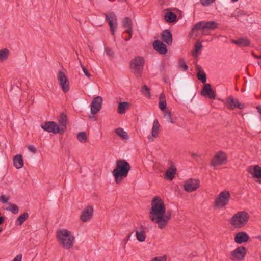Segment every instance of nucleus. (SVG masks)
Masks as SVG:
<instances>
[{
	"instance_id": "16",
	"label": "nucleus",
	"mask_w": 261,
	"mask_h": 261,
	"mask_svg": "<svg viewBox=\"0 0 261 261\" xmlns=\"http://www.w3.org/2000/svg\"><path fill=\"white\" fill-rule=\"evenodd\" d=\"M169 163L170 164V166L166 171L164 178L167 180H172L175 176L177 169L172 161H169Z\"/></svg>"
},
{
	"instance_id": "32",
	"label": "nucleus",
	"mask_w": 261,
	"mask_h": 261,
	"mask_svg": "<svg viewBox=\"0 0 261 261\" xmlns=\"http://www.w3.org/2000/svg\"><path fill=\"white\" fill-rule=\"evenodd\" d=\"M159 106L160 109L162 111H164L166 108V101L165 97V95L163 93H162L160 94L159 97Z\"/></svg>"
},
{
	"instance_id": "35",
	"label": "nucleus",
	"mask_w": 261,
	"mask_h": 261,
	"mask_svg": "<svg viewBox=\"0 0 261 261\" xmlns=\"http://www.w3.org/2000/svg\"><path fill=\"white\" fill-rule=\"evenodd\" d=\"M9 206L6 208V210L8 211H10L13 214H16L18 213L19 208L15 204L12 203H8Z\"/></svg>"
},
{
	"instance_id": "19",
	"label": "nucleus",
	"mask_w": 261,
	"mask_h": 261,
	"mask_svg": "<svg viewBox=\"0 0 261 261\" xmlns=\"http://www.w3.org/2000/svg\"><path fill=\"white\" fill-rule=\"evenodd\" d=\"M160 124L157 119L153 121V124L152 128L151 135L148 136V138L149 142H153L154 141L153 138H156L159 136V129L160 128Z\"/></svg>"
},
{
	"instance_id": "58",
	"label": "nucleus",
	"mask_w": 261,
	"mask_h": 261,
	"mask_svg": "<svg viewBox=\"0 0 261 261\" xmlns=\"http://www.w3.org/2000/svg\"><path fill=\"white\" fill-rule=\"evenodd\" d=\"M200 186V181L199 180L197 179V189Z\"/></svg>"
},
{
	"instance_id": "27",
	"label": "nucleus",
	"mask_w": 261,
	"mask_h": 261,
	"mask_svg": "<svg viewBox=\"0 0 261 261\" xmlns=\"http://www.w3.org/2000/svg\"><path fill=\"white\" fill-rule=\"evenodd\" d=\"M14 165L17 169H21L23 166V160L21 154L15 155L13 160Z\"/></svg>"
},
{
	"instance_id": "22",
	"label": "nucleus",
	"mask_w": 261,
	"mask_h": 261,
	"mask_svg": "<svg viewBox=\"0 0 261 261\" xmlns=\"http://www.w3.org/2000/svg\"><path fill=\"white\" fill-rule=\"evenodd\" d=\"M231 42L241 47H247L250 44V41L246 37H242L236 40H232Z\"/></svg>"
},
{
	"instance_id": "13",
	"label": "nucleus",
	"mask_w": 261,
	"mask_h": 261,
	"mask_svg": "<svg viewBox=\"0 0 261 261\" xmlns=\"http://www.w3.org/2000/svg\"><path fill=\"white\" fill-rule=\"evenodd\" d=\"M41 127L44 130L48 133L57 134L60 133L59 126L54 121H48L41 124Z\"/></svg>"
},
{
	"instance_id": "52",
	"label": "nucleus",
	"mask_w": 261,
	"mask_h": 261,
	"mask_svg": "<svg viewBox=\"0 0 261 261\" xmlns=\"http://www.w3.org/2000/svg\"><path fill=\"white\" fill-rule=\"evenodd\" d=\"M194 48L193 50L192 51V55L194 58H196V41L194 43Z\"/></svg>"
},
{
	"instance_id": "47",
	"label": "nucleus",
	"mask_w": 261,
	"mask_h": 261,
	"mask_svg": "<svg viewBox=\"0 0 261 261\" xmlns=\"http://www.w3.org/2000/svg\"><path fill=\"white\" fill-rule=\"evenodd\" d=\"M166 256L164 255L163 256H158L154 257L152 259L151 261H166Z\"/></svg>"
},
{
	"instance_id": "34",
	"label": "nucleus",
	"mask_w": 261,
	"mask_h": 261,
	"mask_svg": "<svg viewBox=\"0 0 261 261\" xmlns=\"http://www.w3.org/2000/svg\"><path fill=\"white\" fill-rule=\"evenodd\" d=\"M115 133L118 136L122 138L123 139H127L129 138L127 133L121 128L116 129L115 130Z\"/></svg>"
},
{
	"instance_id": "36",
	"label": "nucleus",
	"mask_w": 261,
	"mask_h": 261,
	"mask_svg": "<svg viewBox=\"0 0 261 261\" xmlns=\"http://www.w3.org/2000/svg\"><path fill=\"white\" fill-rule=\"evenodd\" d=\"M9 50L7 48L0 50V62L6 60L9 56Z\"/></svg>"
},
{
	"instance_id": "3",
	"label": "nucleus",
	"mask_w": 261,
	"mask_h": 261,
	"mask_svg": "<svg viewBox=\"0 0 261 261\" xmlns=\"http://www.w3.org/2000/svg\"><path fill=\"white\" fill-rule=\"evenodd\" d=\"M130 169L131 166L126 161L117 160L116 168L112 171L116 182L119 184L123 178L126 177Z\"/></svg>"
},
{
	"instance_id": "12",
	"label": "nucleus",
	"mask_w": 261,
	"mask_h": 261,
	"mask_svg": "<svg viewBox=\"0 0 261 261\" xmlns=\"http://www.w3.org/2000/svg\"><path fill=\"white\" fill-rule=\"evenodd\" d=\"M200 94L201 96L211 99H215L216 97V93L212 89L211 85L210 84L203 85Z\"/></svg>"
},
{
	"instance_id": "50",
	"label": "nucleus",
	"mask_w": 261,
	"mask_h": 261,
	"mask_svg": "<svg viewBox=\"0 0 261 261\" xmlns=\"http://www.w3.org/2000/svg\"><path fill=\"white\" fill-rule=\"evenodd\" d=\"M28 148L30 151L34 153H36L37 151L36 148L33 145L28 146Z\"/></svg>"
},
{
	"instance_id": "6",
	"label": "nucleus",
	"mask_w": 261,
	"mask_h": 261,
	"mask_svg": "<svg viewBox=\"0 0 261 261\" xmlns=\"http://www.w3.org/2000/svg\"><path fill=\"white\" fill-rule=\"evenodd\" d=\"M218 27V23L214 21H200L197 23L196 25L197 31L201 30L202 34L204 35H209L210 33L209 30H214Z\"/></svg>"
},
{
	"instance_id": "61",
	"label": "nucleus",
	"mask_w": 261,
	"mask_h": 261,
	"mask_svg": "<svg viewBox=\"0 0 261 261\" xmlns=\"http://www.w3.org/2000/svg\"><path fill=\"white\" fill-rule=\"evenodd\" d=\"M89 48L90 51L91 52H92V48L90 46H89Z\"/></svg>"
},
{
	"instance_id": "48",
	"label": "nucleus",
	"mask_w": 261,
	"mask_h": 261,
	"mask_svg": "<svg viewBox=\"0 0 261 261\" xmlns=\"http://www.w3.org/2000/svg\"><path fill=\"white\" fill-rule=\"evenodd\" d=\"M81 67L82 68L83 71L85 74V75L88 77H90L91 76V74L89 72L88 70L86 68V67L83 66L82 64H81Z\"/></svg>"
},
{
	"instance_id": "46",
	"label": "nucleus",
	"mask_w": 261,
	"mask_h": 261,
	"mask_svg": "<svg viewBox=\"0 0 261 261\" xmlns=\"http://www.w3.org/2000/svg\"><path fill=\"white\" fill-rule=\"evenodd\" d=\"M106 54L111 57H113L114 56V52L112 49L110 47H107L105 50Z\"/></svg>"
},
{
	"instance_id": "39",
	"label": "nucleus",
	"mask_w": 261,
	"mask_h": 261,
	"mask_svg": "<svg viewBox=\"0 0 261 261\" xmlns=\"http://www.w3.org/2000/svg\"><path fill=\"white\" fill-rule=\"evenodd\" d=\"M77 140L81 143H85L87 141V138L86 135V134L84 132H80L77 135Z\"/></svg>"
},
{
	"instance_id": "31",
	"label": "nucleus",
	"mask_w": 261,
	"mask_h": 261,
	"mask_svg": "<svg viewBox=\"0 0 261 261\" xmlns=\"http://www.w3.org/2000/svg\"><path fill=\"white\" fill-rule=\"evenodd\" d=\"M123 27L126 28L125 32H130L132 29V20L129 17H125L122 21Z\"/></svg>"
},
{
	"instance_id": "51",
	"label": "nucleus",
	"mask_w": 261,
	"mask_h": 261,
	"mask_svg": "<svg viewBox=\"0 0 261 261\" xmlns=\"http://www.w3.org/2000/svg\"><path fill=\"white\" fill-rule=\"evenodd\" d=\"M22 254H18L13 260V261H21L22 260Z\"/></svg>"
},
{
	"instance_id": "18",
	"label": "nucleus",
	"mask_w": 261,
	"mask_h": 261,
	"mask_svg": "<svg viewBox=\"0 0 261 261\" xmlns=\"http://www.w3.org/2000/svg\"><path fill=\"white\" fill-rule=\"evenodd\" d=\"M153 48L160 54L165 55L167 53L166 45L159 40H155L153 43Z\"/></svg>"
},
{
	"instance_id": "64",
	"label": "nucleus",
	"mask_w": 261,
	"mask_h": 261,
	"mask_svg": "<svg viewBox=\"0 0 261 261\" xmlns=\"http://www.w3.org/2000/svg\"><path fill=\"white\" fill-rule=\"evenodd\" d=\"M239 0H231V1L233 2H237Z\"/></svg>"
},
{
	"instance_id": "56",
	"label": "nucleus",
	"mask_w": 261,
	"mask_h": 261,
	"mask_svg": "<svg viewBox=\"0 0 261 261\" xmlns=\"http://www.w3.org/2000/svg\"><path fill=\"white\" fill-rule=\"evenodd\" d=\"M252 55L256 59H261V55L259 56L255 55L253 53H252Z\"/></svg>"
},
{
	"instance_id": "23",
	"label": "nucleus",
	"mask_w": 261,
	"mask_h": 261,
	"mask_svg": "<svg viewBox=\"0 0 261 261\" xmlns=\"http://www.w3.org/2000/svg\"><path fill=\"white\" fill-rule=\"evenodd\" d=\"M163 41L168 45H171L172 43V34L168 29L165 30L162 34Z\"/></svg>"
},
{
	"instance_id": "33",
	"label": "nucleus",
	"mask_w": 261,
	"mask_h": 261,
	"mask_svg": "<svg viewBox=\"0 0 261 261\" xmlns=\"http://www.w3.org/2000/svg\"><path fill=\"white\" fill-rule=\"evenodd\" d=\"M29 217V214L27 212L21 214L17 219L16 223L18 225H21Z\"/></svg>"
},
{
	"instance_id": "4",
	"label": "nucleus",
	"mask_w": 261,
	"mask_h": 261,
	"mask_svg": "<svg viewBox=\"0 0 261 261\" xmlns=\"http://www.w3.org/2000/svg\"><path fill=\"white\" fill-rule=\"evenodd\" d=\"M248 214L244 211H241L235 214L231 218L230 223L236 228H240L246 225L249 220Z\"/></svg>"
},
{
	"instance_id": "45",
	"label": "nucleus",
	"mask_w": 261,
	"mask_h": 261,
	"mask_svg": "<svg viewBox=\"0 0 261 261\" xmlns=\"http://www.w3.org/2000/svg\"><path fill=\"white\" fill-rule=\"evenodd\" d=\"M245 13L244 12V11L237 9L235 10L234 13V16L235 17H239L240 16L245 15Z\"/></svg>"
},
{
	"instance_id": "42",
	"label": "nucleus",
	"mask_w": 261,
	"mask_h": 261,
	"mask_svg": "<svg viewBox=\"0 0 261 261\" xmlns=\"http://www.w3.org/2000/svg\"><path fill=\"white\" fill-rule=\"evenodd\" d=\"M196 30V25H194L191 30V32L189 33L188 37L190 39H193L194 41L195 40L196 34H195V31Z\"/></svg>"
},
{
	"instance_id": "25",
	"label": "nucleus",
	"mask_w": 261,
	"mask_h": 261,
	"mask_svg": "<svg viewBox=\"0 0 261 261\" xmlns=\"http://www.w3.org/2000/svg\"><path fill=\"white\" fill-rule=\"evenodd\" d=\"M67 116L64 113H62L59 119V123L60 125V133H63L66 128Z\"/></svg>"
},
{
	"instance_id": "62",
	"label": "nucleus",
	"mask_w": 261,
	"mask_h": 261,
	"mask_svg": "<svg viewBox=\"0 0 261 261\" xmlns=\"http://www.w3.org/2000/svg\"><path fill=\"white\" fill-rule=\"evenodd\" d=\"M248 172H249L250 173L252 174V171H251V169H248Z\"/></svg>"
},
{
	"instance_id": "57",
	"label": "nucleus",
	"mask_w": 261,
	"mask_h": 261,
	"mask_svg": "<svg viewBox=\"0 0 261 261\" xmlns=\"http://www.w3.org/2000/svg\"><path fill=\"white\" fill-rule=\"evenodd\" d=\"M256 109L257 110L258 112L259 113L260 115H261V107L257 106Z\"/></svg>"
},
{
	"instance_id": "5",
	"label": "nucleus",
	"mask_w": 261,
	"mask_h": 261,
	"mask_svg": "<svg viewBox=\"0 0 261 261\" xmlns=\"http://www.w3.org/2000/svg\"><path fill=\"white\" fill-rule=\"evenodd\" d=\"M144 63L143 58L140 56L136 57L131 61L130 63V69L136 77H140L141 75Z\"/></svg>"
},
{
	"instance_id": "15",
	"label": "nucleus",
	"mask_w": 261,
	"mask_h": 261,
	"mask_svg": "<svg viewBox=\"0 0 261 261\" xmlns=\"http://www.w3.org/2000/svg\"><path fill=\"white\" fill-rule=\"evenodd\" d=\"M102 98L101 96L95 97L91 105V113L94 115L96 114L101 109L102 107Z\"/></svg>"
},
{
	"instance_id": "60",
	"label": "nucleus",
	"mask_w": 261,
	"mask_h": 261,
	"mask_svg": "<svg viewBox=\"0 0 261 261\" xmlns=\"http://www.w3.org/2000/svg\"><path fill=\"white\" fill-rule=\"evenodd\" d=\"M201 50H198V57L201 54Z\"/></svg>"
},
{
	"instance_id": "41",
	"label": "nucleus",
	"mask_w": 261,
	"mask_h": 261,
	"mask_svg": "<svg viewBox=\"0 0 261 261\" xmlns=\"http://www.w3.org/2000/svg\"><path fill=\"white\" fill-rule=\"evenodd\" d=\"M164 117L166 120L171 123H174V121L172 118L171 112L169 111H165L164 113Z\"/></svg>"
},
{
	"instance_id": "37",
	"label": "nucleus",
	"mask_w": 261,
	"mask_h": 261,
	"mask_svg": "<svg viewBox=\"0 0 261 261\" xmlns=\"http://www.w3.org/2000/svg\"><path fill=\"white\" fill-rule=\"evenodd\" d=\"M253 177L256 178H261V167L258 165H255L253 168Z\"/></svg>"
},
{
	"instance_id": "44",
	"label": "nucleus",
	"mask_w": 261,
	"mask_h": 261,
	"mask_svg": "<svg viewBox=\"0 0 261 261\" xmlns=\"http://www.w3.org/2000/svg\"><path fill=\"white\" fill-rule=\"evenodd\" d=\"M9 199L10 197L9 196H6L5 195H2L0 196V202L3 203H8Z\"/></svg>"
},
{
	"instance_id": "28",
	"label": "nucleus",
	"mask_w": 261,
	"mask_h": 261,
	"mask_svg": "<svg viewBox=\"0 0 261 261\" xmlns=\"http://www.w3.org/2000/svg\"><path fill=\"white\" fill-rule=\"evenodd\" d=\"M165 20L168 23H172L176 21V15L172 12H168L165 14Z\"/></svg>"
},
{
	"instance_id": "40",
	"label": "nucleus",
	"mask_w": 261,
	"mask_h": 261,
	"mask_svg": "<svg viewBox=\"0 0 261 261\" xmlns=\"http://www.w3.org/2000/svg\"><path fill=\"white\" fill-rule=\"evenodd\" d=\"M178 66L179 67L183 70H187L188 69V66L185 63V60L182 58H180L178 60Z\"/></svg>"
},
{
	"instance_id": "55",
	"label": "nucleus",
	"mask_w": 261,
	"mask_h": 261,
	"mask_svg": "<svg viewBox=\"0 0 261 261\" xmlns=\"http://www.w3.org/2000/svg\"><path fill=\"white\" fill-rule=\"evenodd\" d=\"M130 236V234H128L127 237L124 239V241L125 242V244L127 243V241L129 239Z\"/></svg>"
},
{
	"instance_id": "24",
	"label": "nucleus",
	"mask_w": 261,
	"mask_h": 261,
	"mask_svg": "<svg viewBox=\"0 0 261 261\" xmlns=\"http://www.w3.org/2000/svg\"><path fill=\"white\" fill-rule=\"evenodd\" d=\"M197 79L203 84H206V75L202 67L197 64Z\"/></svg>"
},
{
	"instance_id": "20",
	"label": "nucleus",
	"mask_w": 261,
	"mask_h": 261,
	"mask_svg": "<svg viewBox=\"0 0 261 261\" xmlns=\"http://www.w3.org/2000/svg\"><path fill=\"white\" fill-rule=\"evenodd\" d=\"M184 189L187 192H191L196 190V179H189L186 181L184 185Z\"/></svg>"
},
{
	"instance_id": "49",
	"label": "nucleus",
	"mask_w": 261,
	"mask_h": 261,
	"mask_svg": "<svg viewBox=\"0 0 261 261\" xmlns=\"http://www.w3.org/2000/svg\"><path fill=\"white\" fill-rule=\"evenodd\" d=\"M203 46L201 42L197 41V58H198V50H201Z\"/></svg>"
},
{
	"instance_id": "26",
	"label": "nucleus",
	"mask_w": 261,
	"mask_h": 261,
	"mask_svg": "<svg viewBox=\"0 0 261 261\" xmlns=\"http://www.w3.org/2000/svg\"><path fill=\"white\" fill-rule=\"evenodd\" d=\"M137 239L140 242H143L146 239V233L145 228L143 226H141L140 230H135Z\"/></svg>"
},
{
	"instance_id": "1",
	"label": "nucleus",
	"mask_w": 261,
	"mask_h": 261,
	"mask_svg": "<svg viewBox=\"0 0 261 261\" xmlns=\"http://www.w3.org/2000/svg\"><path fill=\"white\" fill-rule=\"evenodd\" d=\"M151 205L150 219L151 221L155 222L160 229L165 228L171 218V211H168L166 213L164 202L158 196L153 198Z\"/></svg>"
},
{
	"instance_id": "21",
	"label": "nucleus",
	"mask_w": 261,
	"mask_h": 261,
	"mask_svg": "<svg viewBox=\"0 0 261 261\" xmlns=\"http://www.w3.org/2000/svg\"><path fill=\"white\" fill-rule=\"evenodd\" d=\"M249 236L245 232H240L236 234L234 241L238 244H242L249 240Z\"/></svg>"
},
{
	"instance_id": "53",
	"label": "nucleus",
	"mask_w": 261,
	"mask_h": 261,
	"mask_svg": "<svg viewBox=\"0 0 261 261\" xmlns=\"http://www.w3.org/2000/svg\"><path fill=\"white\" fill-rule=\"evenodd\" d=\"M127 33L129 34V37L128 39H125L126 41L129 40L132 38V33H133L132 29L131 30V31L130 32H127Z\"/></svg>"
},
{
	"instance_id": "8",
	"label": "nucleus",
	"mask_w": 261,
	"mask_h": 261,
	"mask_svg": "<svg viewBox=\"0 0 261 261\" xmlns=\"http://www.w3.org/2000/svg\"><path fill=\"white\" fill-rule=\"evenodd\" d=\"M104 15L110 27L112 34L114 35L118 25L117 15L115 12L111 11L104 13Z\"/></svg>"
},
{
	"instance_id": "9",
	"label": "nucleus",
	"mask_w": 261,
	"mask_h": 261,
	"mask_svg": "<svg viewBox=\"0 0 261 261\" xmlns=\"http://www.w3.org/2000/svg\"><path fill=\"white\" fill-rule=\"evenodd\" d=\"M224 105L229 110H234L238 108L240 110L245 108V105L239 102V100L234 98L232 95L228 96L226 100H223Z\"/></svg>"
},
{
	"instance_id": "7",
	"label": "nucleus",
	"mask_w": 261,
	"mask_h": 261,
	"mask_svg": "<svg viewBox=\"0 0 261 261\" xmlns=\"http://www.w3.org/2000/svg\"><path fill=\"white\" fill-rule=\"evenodd\" d=\"M230 199V194L228 191L221 192L214 201V205L218 207H223L227 205Z\"/></svg>"
},
{
	"instance_id": "59",
	"label": "nucleus",
	"mask_w": 261,
	"mask_h": 261,
	"mask_svg": "<svg viewBox=\"0 0 261 261\" xmlns=\"http://www.w3.org/2000/svg\"><path fill=\"white\" fill-rule=\"evenodd\" d=\"M256 238L258 239L260 241H261V236H257L256 237Z\"/></svg>"
},
{
	"instance_id": "38",
	"label": "nucleus",
	"mask_w": 261,
	"mask_h": 261,
	"mask_svg": "<svg viewBox=\"0 0 261 261\" xmlns=\"http://www.w3.org/2000/svg\"><path fill=\"white\" fill-rule=\"evenodd\" d=\"M141 92L145 96H147L149 98H150L151 94L150 92L149 88L146 85H144L141 88Z\"/></svg>"
},
{
	"instance_id": "54",
	"label": "nucleus",
	"mask_w": 261,
	"mask_h": 261,
	"mask_svg": "<svg viewBox=\"0 0 261 261\" xmlns=\"http://www.w3.org/2000/svg\"><path fill=\"white\" fill-rule=\"evenodd\" d=\"M4 221V218L2 216H0V225H2Z\"/></svg>"
},
{
	"instance_id": "2",
	"label": "nucleus",
	"mask_w": 261,
	"mask_h": 261,
	"mask_svg": "<svg viewBox=\"0 0 261 261\" xmlns=\"http://www.w3.org/2000/svg\"><path fill=\"white\" fill-rule=\"evenodd\" d=\"M56 238L59 245L62 248L70 249L73 247L75 237L68 230L66 229L57 230Z\"/></svg>"
},
{
	"instance_id": "10",
	"label": "nucleus",
	"mask_w": 261,
	"mask_h": 261,
	"mask_svg": "<svg viewBox=\"0 0 261 261\" xmlns=\"http://www.w3.org/2000/svg\"><path fill=\"white\" fill-rule=\"evenodd\" d=\"M57 80L59 83L61 88L64 93L69 91V81L65 74L61 70H60L57 75Z\"/></svg>"
},
{
	"instance_id": "63",
	"label": "nucleus",
	"mask_w": 261,
	"mask_h": 261,
	"mask_svg": "<svg viewBox=\"0 0 261 261\" xmlns=\"http://www.w3.org/2000/svg\"><path fill=\"white\" fill-rule=\"evenodd\" d=\"M89 118L90 119H92V118H94V116H89Z\"/></svg>"
},
{
	"instance_id": "17",
	"label": "nucleus",
	"mask_w": 261,
	"mask_h": 261,
	"mask_svg": "<svg viewBox=\"0 0 261 261\" xmlns=\"http://www.w3.org/2000/svg\"><path fill=\"white\" fill-rule=\"evenodd\" d=\"M93 213V207L91 206H88L82 211L80 218L83 222H87L92 218Z\"/></svg>"
},
{
	"instance_id": "11",
	"label": "nucleus",
	"mask_w": 261,
	"mask_h": 261,
	"mask_svg": "<svg viewBox=\"0 0 261 261\" xmlns=\"http://www.w3.org/2000/svg\"><path fill=\"white\" fill-rule=\"evenodd\" d=\"M227 156L226 153L222 151L217 152L211 161V164L213 166L225 165L227 162Z\"/></svg>"
},
{
	"instance_id": "43",
	"label": "nucleus",
	"mask_w": 261,
	"mask_h": 261,
	"mask_svg": "<svg viewBox=\"0 0 261 261\" xmlns=\"http://www.w3.org/2000/svg\"><path fill=\"white\" fill-rule=\"evenodd\" d=\"M216 0H200L201 5L203 6H208L212 4Z\"/></svg>"
},
{
	"instance_id": "29",
	"label": "nucleus",
	"mask_w": 261,
	"mask_h": 261,
	"mask_svg": "<svg viewBox=\"0 0 261 261\" xmlns=\"http://www.w3.org/2000/svg\"><path fill=\"white\" fill-rule=\"evenodd\" d=\"M195 95L196 94L195 93L194 88H189L186 90L185 92V99L190 100L191 101L193 98H194Z\"/></svg>"
},
{
	"instance_id": "14",
	"label": "nucleus",
	"mask_w": 261,
	"mask_h": 261,
	"mask_svg": "<svg viewBox=\"0 0 261 261\" xmlns=\"http://www.w3.org/2000/svg\"><path fill=\"white\" fill-rule=\"evenodd\" d=\"M246 254V249L244 246L238 247L234 250L231 252L230 258L232 260L236 259L241 260Z\"/></svg>"
},
{
	"instance_id": "30",
	"label": "nucleus",
	"mask_w": 261,
	"mask_h": 261,
	"mask_svg": "<svg viewBox=\"0 0 261 261\" xmlns=\"http://www.w3.org/2000/svg\"><path fill=\"white\" fill-rule=\"evenodd\" d=\"M129 103L127 102H120L117 109V112L120 114H124L126 110L128 109Z\"/></svg>"
}]
</instances>
